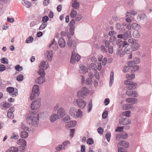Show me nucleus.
<instances>
[{"label": "nucleus", "mask_w": 152, "mask_h": 152, "mask_svg": "<svg viewBox=\"0 0 152 152\" xmlns=\"http://www.w3.org/2000/svg\"><path fill=\"white\" fill-rule=\"evenodd\" d=\"M124 52L122 50V48L119 47L117 50L116 51V54L119 55L120 57H122L124 55Z\"/></svg>", "instance_id": "bb28decb"}, {"label": "nucleus", "mask_w": 152, "mask_h": 152, "mask_svg": "<svg viewBox=\"0 0 152 152\" xmlns=\"http://www.w3.org/2000/svg\"><path fill=\"white\" fill-rule=\"evenodd\" d=\"M47 26V23H42L40 26L39 28V30H42L44 29Z\"/></svg>", "instance_id": "4d7b16f0"}, {"label": "nucleus", "mask_w": 152, "mask_h": 152, "mask_svg": "<svg viewBox=\"0 0 152 152\" xmlns=\"http://www.w3.org/2000/svg\"><path fill=\"white\" fill-rule=\"evenodd\" d=\"M103 42L104 43L105 46L106 47H108L110 44V41L106 40H104L103 41Z\"/></svg>", "instance_id": "052dcab7"}, {"label": "nucleus", "mask_w": 152, "mask_h": 152, "mask_svg": "<svg viewBox=\"0 0 152 152\" xmlns=\"http://www.w3.org/2000/svg\"><path fill=\"white\" fill-rule=\"evenodd\" d=\"M67 44L69 47L72 46L74 49L72 52V55L70 61L71 63L74 64L75 61H78L80 59V57L78 54L76 53V54L75 53V50L76 48V42L74 40L72 41L71 38H69L68 40Z\"/></svg>", "instance_id": "f257e3e1"}, {"label": "nucleus", "mask_w": 152, "mask_h": 152, "mask_svg": "<svg viewBox=\"0 0 152 152\" xmlns=\"http://www.w3.org/2000/svg\"><path fill=\"white\" fill-rule=\"evenodd\" d=\"M90 66L91 67V68L93 70L95 71H96V70L97 69V66L96 64L94 63H91V64Z\"/></svg>", "instance_id": "5fc2aeb1"}, {"label": "nucleus", "mask_w": 152, "mask_h": 152, "mask_svg": "<svg viewBox=\"0 0 152 152\" xmlns=\"http://www.w3.org/2000/svg\"><path fill=\"white\" fill-rule=\"evenodd\" d=\"M133 50L132 48L130 45H128L124 49V52L126 54H130L132 51Z\"/></svg>", "instance_id": "cd10ccee"}, {"label": "nucleus", "mask_w": 152, "mask_h": 152, "mask_svg": "<svg viewBox=\"0 0 152 152\" xmlns=\"http://www.w3.org/2000/svg\"><path fill=\"white\" fill-rule=\"evenodd\" d=\"M108 52L109 53L112 54L113 53V47L112 46H110L108 47Z\"/></svg>", "instance_id": "338daca9"}, {"label": "nucleus", "mask_w": 152, "mask_h": 152, "mask_svg": "<svg viewBox=\"0 0 152 152\" xmlns=\"http://www.w3.org/2000/svg\"><path fill=\"white\" fill-rule=\"evenodd\" d=\"M11 152H17L18 151V148L15 147H10L9 149Z\"/></svg>", "instance_id": "de8ad7c7"}, {"label": "nucleus", "mask_w": 152, "mask_h": 152, "mask_svg": "<svg viewBox=\"0 0 152 152\" xmlns=\"http://www.w3.org/2000/svg\"><path fill=\"white\" fill-rule=\"evenodd\" d=\"M118 145L120 146H123L126 148H127L129 147V143L125 140L119 142L118 143Z\"/></svg>", "instance_id": "412c9836"}, {"label": "nucleus", "mask_w": 152, "mask_h": 152, "mask_svg": "<svg viewBox=\"0 0 152 152\" xmlns=\"http://www.w3.org/2000/svg\"><path fill=\"white\" fill-rule=\"evenodd\" d=\"M44 70L45 69H44L42 68H40L38 72V73L39 75L41 76H44L45 75Z\"/></svg>", "instance_id": "c9c22d12"}, {"label": "nucleus", "mask_w": 152, "mask_h": 152, "mask_svg": "<svg viewBox=\"0 0 152 152\" xmlns=\"http://www.w3.org/2000/svg\"><path fill=\"white\" fill-rule=\"evenodd\" d=\"M69 113L71 116L77 118L81 116L82 111L80 109L77 110L74 107H72L69 109Z\"/></svg>", "instance_id": "20e7f679"}, {"label": "nucleus", "mask_w": 152, "mask_h": 152, "mask_svg": "<svg viewBox=\"0 0 152 152\" xmlns=\"http://www.w3.org/2000/svg\"><path fill=\"white\" fill-rule=\"evenodd\" d=\"M126 94L129 96L133 97H136L137 96V94L136 91H133L130 89H128L126 91Z\"/></svg>", "instance_id": "4468645a"}, {"label": "nucleus", "mask_w": 152, "mask_h": 152, "mask_svg": "<svg viewBox=\"0 0 152 152\" xmlns=\"http://www.w3.org/2000/svg\"><path fill=\"white\" fill-rule=\"evenodd\" d=\"M76 124V122L75 121H73L67 122L66 126L68 127H73Z\"/></svg>", "instance_id": "aec40b11"}, {"label": "nucleus", "mask_w": 152, "mask_h": 152, "mask_svg": "<svg viewBox=\"0 0 152 152\" xmlns=\"http://www.w3.org/2000/svg\"><path fill=\"white\" fill-rule=\"evenodd\" d=\"M108 112L107 111H105L102 114V117L104 119L106 118L107 116Z\"/></svg>", "instance_id": "0e129e2a"}, {"label": "nucleus", "mask_w": 152, "mask_h": 152, "mask_svg": "<svg viewBox=\"0 0 152 152\" xmlns=\"http://www.w3.org/2000/svg\"><path fill=\"white\" fill-rule=\"evenodd\" d=\"M20 127L21 129L24 131H28L29 129V128L23 123L21 124Z\"/></svg>", "instance_id": "7c9ffc66"}, {"label": "nucleus", "mask_w": 152, "mask_h": 152, "mask_svg": "<svg viewBox=\"0 0 152 152\" xmlns=\"http://www.w3.org/2000/svg\"><path fill=\"white\" fill-rule=\"evenodd\" d=\"M11 138L14 139V140H18L19 137V135L18 134H13L11 136Z\"/></svg>", "instance_id": "bf43d9fd"}, {"label": "nucleus", "mask_w": 152, "mask_h": 152, "mask_svg": "<svg viewBox=\"0 0 152 152\" xmlns=\"http://www.w3.org/2000/svg\"><path fill=\"white\" fill-rule=\"evenodd\" d=\"M39 93V86L37 85H34L33 87L32 92L30 96V99L32 100L35 97L38 96Z\"/></svg>", "instance_id": "423d86ee"}, {"label": "nucleus", "mask_w": 152, "mask_h": 152, "mask_svg": "<svg viewBox=\"0 0 152 152\" xmlns=\"http://www.w3.org/2000/svg\"><path fill=\"white\" fill-rule=\"evenodd\" d=\"M119 122L122 125H126L129 124L131 123V121L127 118H122L119 120Z\"/></svg>", "instance_id": "9b49d317"}, {"label": "nucleus", "mask_w": 152, "mask_h": 152, "mask_svg": "<svg viewBox=\"0 0 152 152\" xmlns=\"http://www.w3.org/2000/svg\"><path fill=\"white\" fill-rule=\"evenodd\" d=\"M122 25L121 24L119 23H118L115 24V28L116 29L118 30H120L122 31H125V29L124 28H121Z\"/></svg>", "instance_id": "c85d7f7f"}, {"label": "nucleus", "mask_w": 152, "mask_h": 152, "mask_svg": "<svg viewBox=\"0 0 152 152\" xmlns=\"http://www.w3.org/2000/svg\"><path fill=\"white\" fill-rule=\"evenodd\" d=\"M75 100L78 106L81 109H83L86 106V103L81 98L77 99Z\"/></svg>", "instance_id": "6e6552de"}, {"label": "nucleus", "mask_w": 152, "mask_h": 152, "mask_svg": "<svg viewBox=\"0 0 152 152\" xmlns=\"http://www.w3.org/2000/svg\"><path fill=\"white\" fill-rule=\"evenodd\" d=\"M23 76L22 75H19L17 77V80L19 81H22L23 80Z\"/></svg>", "instance_id": "6e6d98bb"}, {"label": "nucleus", "mask_w": 152, "mask_h": 152, "mask_svg": "<svg viewBox=\"0 0 152 152\" xmlns=\"http://www.w3.org/2000/svg\"><path fill=\"white\" fill-rule=\"evenodd\" d=\"M128 42L132 46L131 47L132 48L133 50H137L139 47V44L137 43L136 40L133 39H129L128 40Z\"/></svg>", "instance_id": "0eeeda50"}, {"label": "nucleus", "mask_w": 152, "mask_h": 152, "mask_svg": "<svg viewBox=\"0 0 152 152\" xmlns=\"http://www.w3.org/2000/svg\"><path fill=\"white\" fill-rule=\"evenodd\" d=\"M58 119H59V118L57 114L55 113L52 114L50 117V120L52 123L55 122Z\"/></svg>", "instance_id": "dca6fc26"}, {"label": "nucleus", "mask_w": 152, "mask_h": 152, "mask_svg": "<svg viewBox=\"0 0 152 152\" xmlns=\"http://www.w3.org/2000/svg\"><path fill=\"white\" fill-rule=\"evenodd\" d=\"M80 67V71L81 73L85 74L88 72V70L85 66L81 64Z\"/></svg>", "instance_id": "5701e85b"}, {"label": "nucleus", "mask_w": 152, "mask_h": 152, "mask_svg": "<svg viewBox=\"0 0 152 152\" xmlns=\"http://www.w3.org/2000/svg\"><path fill=\"white\" fill-rule=\"evenodd\" d=\"M41 105V103L39 100H36L32 102L31 107L32 110H35L39 108Z\"/></svg>", "instance_id": "1a4fd4ad"}, {"label": "nucleus", "mask_w": 152, "mask_h": 152, "mask_svg": "<svg viewBox=\"0 0 152 152\" xmlns=\"http://www.w3.org/2000/svg\"><path fill=\"white\" fill-rule=\"evenodd\" d=\"M7 91L10 95L12 97L16 96L18 94V90L17 89L14 88L12 87H9L7 88Z\"/></svg>", "instance_id": "9d476101"}, {"label": "nucleus", "mask_w": 152, "mask_h": 152, "mask_svg": "<svg viewBox=\"0 0 152 152\" xmlns=\"http://www.w3.org/2000/svg\"><path fill=\"white\" fill-rule=\"evenodd\" d=\"M92 104L91 100H90L87 106L88 112H89L92 109Z\"/></svg>", "instance_id": "4c0bfd02"}, {"label": "nucleus", "mask_w": 152, "mask_h": 152, "mask_svg": "<svg viewBox=\"0 0 152 152\" xmlns=\"http://www.w3.org/2000/svg\"><path fill=\"white\" fill-rule=\"evenodd\" d=\"M133 35L134 37L137 38L140 37V34L138 31H136L133 32Z\"/></svg>", "instance_id": "a18cd8bd"}, {"label": "nucleus", "mask_w": 152, "mask_h": 152, "mask_svg": "<svg viewBox=\"0 0 152 152\" xmlns=\"http://www.w3.org/2000/svg\"><path fill=\"white\" fill-rule=\"evenodd\" d=\"M58 44L59 46L61 48H64L66 45V43L64 40L62 38H60L59 39Z\"/></svg>", "instance_id": "4be33fe9"}, {"label": "nucleus", "mask_w": 152, "mask_h": 152, "mask_svg": "<svg viewBox=\"0 0 152 152\" xmlns=\"http://www.w3.org/2000/svg\"><path fill=\"white\" fill-rule=\"evenodd\" d=\"M132 27L133 29L137 30H139L140 28V26L136 23H133L132 25Z\"/></svg>", "instance_id": "58836bf2"}, {"label": "nucleus", "mask_w": 152, "mask_h": 152, "mask_svg": "<svg viewBox=\"0 0 152 152\" xmlns=\"http://www.w3.org/2000/svg\"><path fill=\"white\" fill-rule=\"evenodd\" d=\"M123 115L127 117H130L131 115V112L129 110H127L122 113Z\"/></svg>", "instance_id": "e433bc0d"}, {"label": "nucleus", "mask_w": 152, "mask_h": 152, "mask_svg": "<svg viewBox=\"0 0 152 152\" xmlns=\"http://www.w3.org/2000/svg\"><path fill=\"white\" fill-rule=\"evenodd\" d=\"M59 107V104H57L53 108V110L56 111L57 110V114L59 118V119L63 117L66 115V112L65 110L63 107Z\"/></svg>", "instance_id": "7ed1b4c3"}, {"label": "nucleus", "mask_w": 152, "mask_h": 152, "mask_svg": "<svg viewBox=\"0 0 152 152\" xmlns=\"http://www.w3.org/2000/svg\"><path fill=\"white\" fill-rule=\"evenodd\" d=\"M136 85V84L134 83H132L131 84H130L128 86L129 89L131 90V89H134L136 88L135 85Z\"/></svg>", "instance_id": "49530a36"}, {"label": "nucleus", "mask_w": 152, "mask_h": 152, "mask_svg": "<svg viewBox=\"0 0 152 152\" xmlns=\"http://www.w3.org/2000/svg\"><path fill=\"white\" fill-rule=\"evenodd\" d=\"M77 15V12L74 9H72L70 14V17L72 18H74Z\"/></svg>", "instance_id": "f704fd0d"}, {"label": "nucleus", "mask_w": 152, "mask_h": 152, "mask_svg": "<svg viewBox=\"0 0 152 152\" xmlns=\"http://www.w3.org/2000/svg\"><path fill=\"white\" fill-rule=\"evenodd\" d=\"M126 78L128 80H131L134 79L135 77V75L134 74H132L131 75L127 74L126 75Z\"/></svg>", "instance_id": "37998d69"}, {"label": "nucleus", "mask_w": 152, "mask_h": 152, "mask_svg": "<svg viewBox=\"0 0 152 152\" xmlns=\"http://www.w3.org/2000/svg\"><path fill=\"white\" fill-rule=\"evenodd\" d=\"M138 18L140 20H144L146 19V17L145 14H142L141 15H138Z\"/></svg>", "instance_id": "8fccbe9b"}, {"label": "nucleus", "mask_w": 152, "mask_h": 152, "mask_svg": "<svg viewBox=\"0 0 152 152\" xmlns=\"http://www.w3.org/2000/svg\"><path fill=\"white\" fill-rule=\"evenodd\" d=\"M70 144V142L69 141L67 140L63 142L61 144L63 146V149L65 150L66 147L67 146V145Z\"/></svg>", "instance_id": "a19ab883"}, {"label": "nucleus", "mask_w": 152, "mask_h": 152, "mask_svg": "<svg viewBox=\"0 0 152 152\" xmlns=\"http://www.w3.org/2000/svg\"><path fill=\"white\" fill-rule=\"evenodd\" d=\"M1 61L2 63L5 64L8 63V60L6 58H3L1 59Z\"/></svg>", "instance_id": "3c124183"}, {"label": "nucleus", "mask_w": 152, "mask_h": 152, "mask_svg": "<svg viewBox=\"0 0 152 152\" xmlns=\"http://www.w3.org/2000/svg\"><path fill=\"white\" fill-rule=\"evenodd\" d=\"M75 20L72 19L70 22L69 24V26L70 27L69 31L71 34L72 35H73L74 32V31L75 29V26L74 25L75 24Z\"/></svg>", "instance_id": "f8f14e48"}, {"label": "nucleus", "mask_w": 152, "mask_h": 152, "mask_svg": "<svg viewBox=\"0 0 152 152\" xmlns=\"http://www.w3.org/2000/svg\"><path fill=\"white\" fill-rule=\"evenodd\" d=\"M133 107V105L132 104H123L121 106L122 108L124 110L129 109Z\"/></svg>", "instance_id": "393cba45"}, {"label": "nucleus", "mask_w": 152, "mask_h": 152, "mask_svg": "<svg viewBox=\"0 0 152 152\" xmlns=\"http://www.w3.org/2000/svg\"><path fill=\"white\" fill-rule=\"evenodd\" d=\"M45 81V79L44 76H41L37 78L35 80V82L37 83L42 84Z\"/></svg>", "instance_id": "f3484780"}, {"label": "nucleus", "mask_w": 152, "mask_h": 152, "mask_svg": "<svg viewBox=\"0 0 152 152\" xmlns=\"http://www.w3.org/2000/svg\"><path fill=\"white\" fill-rule=\"evenodd\" d=\"M26 131H22L20 133V136L21 137L23 138H27L28 135V133Z\"/></svg>", "instance_id": "2f4dec72"}, {"label": "nucleus", "mask_w": 152, "mask_h": 152, "mask_svg": "<svg viewBox=\"0 0 152 152\" xmlns=\"http://www.w3.org/2000/svg\"><path fill=\"white\" fill-rule=\"evenodd\" d=\"M131 67V65H130V64H129L128 66H124L123 71L124 72H128L129 69V67Z\"/></svg>", "instance_id": "09e8293b"}, {"label": "nucleus", "mask_w": 152, "mask_h": 152, "mask_svg": "<svg viewBox=\"0 0 152 152\" xmlns=\"http://www.w3.org/2000/svg\"><path fill=\"white\" fill-rule=\"evenodd\" d=\"M123 34L125 39L131 37V32L129 30L126 31Z\"/></svg>", "instance_id": "a878e982"}, {"label": "nucleus", "mask_w": 152, "mask_h": 152, "mask_svg": "<svg viewBox=\"0 0 152 152\" xmlns=\"http://www.w3.org/2000/svg\"><path fill=\"white\" fill-rule=\"evenodd\" d=\"M26 146H20L19 147L18 150L20 152H25L26 148L25 147Z\"/></svg>", "instance_id": "603ef678"}, {"label": "nucleus", "mask_w": 152, "mask_h": 152, "mask_svg": "<svg viewBox=\"0 0 152 152\" xmlns=\"http://www.w3.org/2000/svg\"><path fill=\"white\" fill-rule=\"evenodd\" d=\"M22 4L28 8L30 7L31 5V3L27 0H23L22 2Z\"/></svg>", "instance_id": "c756f323"}, {"label": "nucleus", "mask_w": 152, "mask_h": 152, "mask_svg": "<svg viewBox=\"0 0 152 152\" xmlns=\"http://www.w3.org/2000/svg\"><path fill=\"white\" fill-rule=\"evenodd\" d=\"M31 115L26 119V122L30 126H37L39 120V114L36 113L35 111L31 112Z\"/></svg>", "instance_id": "f03ea898"}, {"label": "nucleus", "mask_w": 152, "mask_h": 152, "mask_svg": "<svg viewBox=\"0 0 152 152\" xmlns=\"http://www.w3.org/2000/svg\"><path fill=\"white\" fill-rule=\"evenodd\" d=\"M72 6L75 9H78L79 7V3L76 1H73Z\"/></svg>", "instance_id": "473e14b6"}, {"label": "nucleus", "mask_w": 152, "mask_h": 152, "mask_svg": "<svg viewBox=\"0 0 152 152\" xmlns=\"http://www.w3.org/2000/svg\"><path fill=\"white\" fill-rule=\"evenodd\" d=\"M53 54V52L52 50H47L45 53V55L47 56L48 61H51L52 60Z\"/></svg>", "instance_id": "ddd939ff"}, {"label": "nucleus", "mask_w": 152, "mask_h": 152, "mask_svg": "<svg viewBox=\"0 0 152 152\" xmlns=\"http://www.w3.org/2000/svg\"><path fill=\"white\" fill-rule=\"evenodd\" d=\"M39 68H42L45 69H47L49 67L48 62L44 61H42L39 65Z\"/></svg>", "instance_id": "2eb2a0df"}, {"label": "nucleus", "mask_w": 152, "mask_h": 152, "mask_svg": "<svg viewBox=\"0 0 152 152\" xmlns=\"http://www.w3.org/2000/svg\"><path fill=\"white\" fill-rule=\"evenodd\" d=\"M124 129V126H118L115 129L116 131L121 132Z\"/></svg>", "instance_id": "69168bd1"}, {"label": "nucleus", "mask_w": 152, "mask_h": 152, "mask_svg": "<svg viewBox=\"0 0 152 152\" xmlns=\"http://www.w3.org/2000/svg\"><path fill=\"white\" fill-rule=\"evenodd\" d=\"M121 138L123 139H126L128 137V134L125 132H122L121 134Z\"/></svg>", "instance_id": "79ce46f5"}, {"label": "nucleus", "mask_w": 152, "mask_h": 152, "mask_svg": "<svg viewBox=\"0 0 152 152\" xmlns=\"http://www.w3.org/2000/svg\"><path fill=\"white\" fill-rule=\"evenodd\" d=\"M52 46L53 48L55 50H57L58 48V46L56 42L55 39H53L51 43L49 45V47H50Z\"/></svg>", "instance_id": "a211bd4d"}, {"label": "nucleus", "mask_w": 152, "mask_h": 152, "mask_svg": "<svg viewBox=\"0 0 152 152\" xmlns=\"http://www.w3.org/2000/svg\"><path fill=\"white\" fill-rule=\"evenodd\" d=\"M89 92V91L86 87H83L77 92V96L79 98H82L83 96H87Z\"/></svg>", "instance_id": "39448f33"}, {"label": "nucleus", "mask_w": 152, "mask_h": 152, "mask_svg": "<svg viewBox=\"0 0 152 152\" xmlns=\"http://www.w3.org/2000/svg\"><path fill=\"white\" fill-rule=\"evenodd\" d=\"M82 18L83 16L81 15L78 14L77 16L76 17L75 20L76 21H79L82 19Z\"/></svg>", "instance_id": "680f3d73"}, {"label": "nucleus", "mask_w": 152, "mask_h": 152, "mask_svg": "<svg viewBox=\"0 0 152 152\" xmlns=\"http://www.w3.org/2000/svg\"><path fill=\"white\" fill-rule=\"evenodd\" d=\"M140 62V60L138 58H135V60L133 61H132L130 63L133 64H137L139 63Z\"/></svg>", "instance_id": "13d9d810"}, {"label": "nucleus", "mask_w": 152, "mask_h": 152, "mask_svg": "<svg viewBox=\"0 0 152 152\" xmlns=\"http://www.w3.org/2000/svg\"><path fill=\"white\" fill-rule=\"evenodd\" d=\"M70 119V118L69 116L66 114V115H64L63 117L62 120V121L65 122L69 120Z\"/></svg>", "instance_id": "864d4df0"}, {"label": "nucleus", "mask_w": 152, "mask_h": 152, "mask_svg": "<svg viewBox=\"0 0 152 152\" xmlns=\"http://www.w3.org/2000/svg\"><path fill=\"white\" fill-rule=\"evenodd\" d=\"M118 152H127V151L123 148H118Z\"/></svg>", "instance_id": "774afa93"}, {"label": "nucleus", "mask_w": 152, "mask_h": 152, "mask_svg": "<svg viewBox=\"0 0 152 152\" xmlns=\"http://www.w3.org/2000/svg\"><path fill=\"white\" fill-rule=\"evenodd\" d=\"M126 101L128 103L132 104L136 103L137 100L136 98H126Z\"/></svg>", "instance_id": "b1692460"}, {"label": "nucleus", "mask_w": 152, "mask_h": 152, "mask_svg": "<svg viewBox=\"0 0 152 152\" xmlns=\"http://www.w3.org/2000/svg\"><path fill=\"white\" fill-rule=\"evenodd\" d=\"M34 39L33 37L31 36L28 37L25 41V42L27 43H30L33 42Z\"/></svg>", "instance_id": "c03bdc74"}, {"label": "nucleus", "mask_w": 152, "mask_h": 152, "mask_svg": "<svg viewBox=\"0 0 152 152\" xmlns=\"http://www.w3.org/2000/svg\"><path fill=\"white\" fill-rule=\"evenodd\" d=\"M131 67L132 68L131 71L132 72H135L139 69V67L136 65H134L132 66H131Z\"/></svg>", "instance_id": "ea45409f"}, {"label": "nucleus", "mask_w": 152, "mask_h": 152, "mask_svg": "<svg viewBox=\"0 0 152 152\" xmlns=\"http://www.w3.org/2000/svg\"><path fill=\"white\" fill-rule=\"evenodd\" d=\"M17 143L20 146H26V140L23 139H20L18 140Z\"/></svg>", "instance_id": "6ab92c4d"}, {"label": "nucleus", "mask_w": 152, "mask_h": 152, "mask_svg": "<svg viewBox=\"0 0 152 152\" xmlns=\"http://www.w3.org/2000/svg\"><path fill=\"white\" fill-rule=\"evenodd\" d=\"M106 137L107 141L108 142H109L111 137V133L110 132H107L106 134Z\"/></svg>", "instance_id": "e2e57ef3"}, {"label": "nucleus", "mask_w": 152, "mask_h": 152, "mask_svg": "<svg viewBox=\"0 0 152 152\" xmlns=\"http://www.w3.org/2000/svg\"><path fill=\"white\" fill-rule=\"evenodd\" d=\"M114 82V73L111 72L110 74V81L109 84L111 86Z\"/></svg>", "instance_id": "72a5a7b5"}]
</instances>
